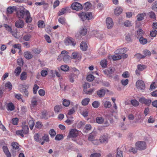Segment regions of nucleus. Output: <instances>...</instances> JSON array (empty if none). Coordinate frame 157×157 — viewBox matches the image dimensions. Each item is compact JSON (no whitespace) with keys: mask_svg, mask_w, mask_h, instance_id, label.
<instances>
[{"mask_svg":"<svg viewBox=\"0 0 157 157\" xmlns=\"http://www.w3.org/2000/svg\"><path fill=\"white\" fill-rule=\"evenodd\" d=\"M138 39H139L140 43L143 45L145 44L147 42V39L143 37H141Z\"/></svg>","mask_w":157,"mask_h":157,"instance_id":"31","label":"nucleus"},{"mask_svg":"<svg viewBox=\"0 0 157 157\" xmlns=\"http://www.w3.org/2000/svg\"><path fill=\"white\" fill-rule=\"evenodd\" d=\"M106 24L107 28L109 29L112 28L113 25V20L110 17H107L106 18Z\"/></svg>","mask_w":157,"mask_h":157,"instance_id":"13","label":"nucleus"},{"mask_svg":"<svg viewBox=\"0 0 157 157\" xmlns=\"http://www.w3.org/2000/svg\"><path fill=\"white\" fill-rule=\"evenodd\" d=\"M29 86V85L21 84L19 85V87L20 91L24 95V96L26 97H27L29 95V91L28 90Z\"/></svg>","mask_w":157,"mask_h":157,"instance_id":"3","label":"nucleus"},{"mask_svg":"<svg viewBox=\"0 0 157 157\" xmlns=\"http://www.w3.org/2000/svg\"><path fill=\"white\" fill-rule=\"evenodd\" d=\"M39 88V87L36 84H35L33 89V92L34 94L36 93L37 90Z\"/></svg>","mask_w":157,"mask_h":157,"instance_id":"60","label":"nucleus"},{"mask_svg":"<svg viewBox=\"0 0 157 157\" xmlns=\"http://www.w3.org/2000/svg\"><path fill=\"white\" fill-rule=\"evenodd\" d=\"M69 135L70 137H75L78 135V132L76 129H72L70 131Z\"/></svg>","mask_w":157,"mask_h":157,"instance_id":"15","label":"nucleus"},{"mask_svg":"<svg viewBox=\"0 0 157 157\" xmlns=\"http://www.w3.org/2000/svg\"><path fill=\"white\" fill-rule=\"evenodd\" d=\"M31 37V36L30 34L25 35L23 38V39L26 41H29Z\"/></svg>","mask_w":157,"mask_h":157,"instance_id":"47","label":"nucleus"},{"mask_svg":"<svg viewBox=\"0 0 157 157\" xmlns=\"http://www.w3.org/2000/svg\"><path fill=\"white\" fill-rule=\"evenodd\" d=\"M116 55H114L113 56L112 59L113 60L115 61L119 60L122 58L121 56L118 53H116Z\"/></svg>","mask_w":157,"mask_h":157,"instance_id":"32","label":"nucleus"},{"mask_svg":"<svg viewBox=\"0 0 157 157\" xmlns=\"http://www.w3.org/2000/svg\"><path fill=\"white\" fill-rule=\"evenodd\" d=\"M135 57L138 59L140 60L141 59H144L145 58V56L140 54L138 53L135 55Z\"/></svg>","mask_w":157,"mask_h":157,"instance_id":"42","label":"nucleus"},{"mask_svg":"<svg viewBox=\"0 0 157 157\" xmlns=\"http://www.w3.org/2000/svg\"><path fill=\"white\" fill-rule=\"evenodd\" d=\"M70 103V101L67 100V99L63 100V105L65 106H68Z\"/></svg>","mask_w":157,"mask_h":157,"instance_id":"44","label":"nucleus"},{"mask_svg":"<svg viewBox=\"0 0 157 157\" xmlns=\"http://www.w3.org/2000/svg\"><path fill=\"white\" fill-rule=\"evenodd\" d=\"M100 140L101 143L106 144L108 142V138L105 136H103L101 137Z\"/></svg>","mask_w":157,"mask_h":157,"instance_id":"29","label":"nucleus"},{"mask_svg":"<svg viewBox=\"0 0 157 157\" xmlns=\"http://www.w3.org/2000/svg\"><path fill=\"white\" fill-rule=\"evenodd\" d=\"M71 8L73 10L77 11L80 10L83 8L82 5L77 2L73 3L71 6Z\"/></svg>","mask_w":157,"mask_h":157,"instance_id":"6","label":"nucleus"},{"mask_svg":"<svg viewBox=\"0 0 157 157\" xmlns=\"http://www.w3.org/2000/svg\"><path fill=\"white\" fill-rule=\"evenodd\" d=\"M66 10V8H63L59 12L58 15L59 16H60L63 15L65 13Z\"/></svg>","mask_w":157,"mask_h":157,"instance_id":"58","label":"nucleus"},{"mask_svg":"<svg viewBox=\"0 0 157 157\" xmlns=\"http://www.w3.org/2000/svg\"><path fill=\"white\" fill-rule=\"evenodd\" d=\"M81 56L79 53L77 52H74L72 53L71 58L75 59L80 58Z\"/></svg>","mask_w":157,"mask_h":157,"instance_id":"22","label":"nucleus"},{"mask_svg":"<svg viewBox=\"0 0 157 157\" xmlns=\"http://www.w3.org/2000/svg\"><path fill=\"white\" fill-rule=\"evenodd\" d=\"M38 26L39 28H43L44 27L45 25L44 22L42 20H40L38 22Z\"/></svg>","mask_w":157,"mask_h":157,"instance_id":"49","label":"nucleus"},{"mask_svg":"<svg viewBox=\"0 0 157 157\" xmlns=\"http://www.w3.org/2000/svg\"><path fill=\"white\" fill-rule=\"evenodd\" d=\"M143 53L145 56V57L146 56H149L151 55V52L148 50H145L143 51Z\"/></svg>","mask_w":157,"mask_h":157,"instance_id":"51","label":"nucleus"},{"mask_svg":"<svg viewBox=\"0 0 157 157\" xmlns=\"http://www.w3.org/2000/svg\"><path fill=\"white\" fill-rule=\"evenodd\" d=\"M94 133L93 132L90 133L89 136L88 140L89 141H93L94 139Z\"/></svg>","mask_w":157,"mask_h":157,"instance_id":"50","label":"nucleus"},{"mask_svg":"<svg viewBox=\"0 0 157 157\" xmlns=\"http://www.w3.org/2000/svg\"><path fill=\"white\" fill-rule=\"evenodd\" d=\"M24 55L25 58L27 59H30L33 57V55L31 53L28 51L25 52Z\"/></svg>","mask_w":157,"mask_h":157,"instance_id":"20","label":"nucleus"},{"mask_svg":"<svg viewBox=\"0 0 157 157\" xmlns=\"http://www.w3.org/2000/svg\"><path fill=\"white\" fill-rule=\"evenodd\" d=\"M91 126L90 124H86L84 127V129H85V132L90 130L91 129Z\"/></svg>","mask_w":157,"mask_h":157,"instance_id":"61","label":"nucleus"},{"mask_svg":"<svg viewBox=\"0 0 157 157\" xmlns=\"http://www.w3.org/2000/svg\"><path fill=\"white\" fill-rule=\"evenodd\" d=\"M103 104L104 107L106 108H109L111 107L112 106L110 102L109 101H106L104 102Z\"/></svg>","mask_w":157,"mask_h":157,"instance_id":"35","label":"nucleus"},{"mask_svg":"<svg viewBox=\"0 0 157 157\" xmlns=\"http://www.w3.org/2000/svg\"><path fill=\"white\" fill-rule=\"evenodd\" d=\"M49 134L51 137L54 136L56 134V132L53 129H51L49 132Z\"/></svg>","mask_w":157,"mask_h":157,"instance_id":"55","label":"nucleus"},{"mask_svg":"<svg viewBox=\"0 0 157 157\" xmlns=\"http://www.w3.org/2000/svg\"><path fill=\"white\" fill-rule=\"evenodd\" d=\"M136 86L137 89L141 90H144L145 88L144 82L141 80L137 81L136 83Z\"/></svg>","mask_w":157,"mask_h":157,"instance_id":"8","label":"nucleus"},{"mask_svg":"<svg viewBox=\"0 0 157 157\" xmlns=\"http://www.w3.org/2000/svg\"><path fill=\"white\" fill-rule=\"evenodd\" d=\"M104 121L103 118L101 117H98L96 118V121L97 123L98 124L102 123Z\"/></svg>","mask_w":157,"mask_h":157,"instance_id":"54","label":"nucleus"},{"mask_svg":"<svg viewBox=\"0 0 157 157\" xmlns=\"http://www.w3.org/2000/svg\"><path fill=\"white\" fill-rule=\"evenodd\" d=\"M101 155V154L99 153H95L91 154L90 157H100Z\"/></svg>","mask_w":157,"mask_h":157,"instance_id":"63","label":"nucleus"},{"mask_svg":"<svg viewBox=\"0 0 157 157\" xmlns=\"http://www.w3.org/2000/svg\"><path fill=\"white\" fill-rule=\"evenodd\" d=\"M105 93V90L104 89H101L97 91V94L100 98L104 97Z\"/></svg>","mask_w":157,"mask_h":157,"instance_id":"16","label":"nucleus"},{"mask_svg":"<svg viewBox=\"0 0 157 157\" xmlns=\"http://www.w3.org/2000/svg\"><path fill=\"white\" fill-rule=\"evenodd\" d=\"M125 40L128 42H132V40L131 38V35L129 34H128L125 36Z\"/></svg>","mask_w":157,"mask_h":157,"instance_id":"56","label":"nucleus"},{"mask_svg":"<svg viewBox=\"0 0 157 157\" xmlns=\"http://www.w3.org/2000/svg\"><path fill=\"white\" fill-rule=\"evenodd\" d=\"M90 101L89 98H86L82 100V104L83 105L86 106L87 105Z\"/></svg>","mask_w":157,"mask_h":157,"instance_id":"30","label":"nucleus"},{"mask_svg":"<svg viewBox=\"0 0 157 157\" xmlns=\"http://www.w3.org/2000/svg\"><path fill=\"white\" fill-rule=\"evenodd\" d=\"M21 72V68L20 67H17L15 70L14 73L16 76H18Z\"/></svg>","mask_w":157,"mask_h":157,"instance_id":"34","label":"nucleus"},{"mask_svg":"<svg viewBox=\"0 0 157 157\" xmlns=\"http://www.w3.org/2000/svg\"><path fill=\"white\" fill-rule=\"evenodd\" d=\"M121 84L123 86H126L128 82V79H122L121 81Z\"/></svg>","mask_w":157,"mask_h":157,"instance_id":"62","label":"nucleus"},{"mask_svg":"<svg viewBox=\"0 0 157 157\" xmlns=\"http://www.w3.org/2000/svg\"><path fill=\"white\" fill-rule=\"evenodd\" d=\"M152 9L154 11H157V1H155L153 3Z\"/></svg>","mask_w":157,"mask_h":157,"instance_id":"64","label":"nucleus"},{"mask_svg":"<svg viewBox=\"0 0 157 157\" xmlns=\"http://www.w3.org/2000/svg\"><path fill=\"white\" fill-rule=\"evenodd\" d=\"M30 117L31 120L29 121V125L30 129L32 130L34 126L35 123L33 118L31 116H30Z\"/></svg>","mask_w":157,"mask_h":157,"instance_id":"21","label":"nucleus"},{"mask_svg":"<svg viewBox=\"0 0 157 157\" xmlns=\"http://www.w3.org/2000/svg\"><path fill=\"white\" fill-rule=\"evenodd\" d=\"M91 34L100 39H102L104 37V35L103 34L100 33L99 31L96 30L92 31Z\"/></svg>","mask_w":157,"mask_h":157,"instance_id":"9","label":"nucleus"},{"mask_svg":"<svg viewBox=\"0 0 157 157\" xmlns=\"http://www.w3.org/2000/svg\"><path fill=\"white\" fill-rule=\"evenodd\" d=\"M12 146L13 147V149L12 150L13 153V156H15L16 155V153H15L14 152H16L15 150H17V152L18 153L19 150H18L19 148V146L18 143L17 142H13L12 143Z\"/></svg>","mask_w":157,"mask_h":157,"instance_id":"10","label":"nucleus"},{"mask_svg":"<svg viewBox=\"0 0 157 157\" xmlns=\"http://www.w3.org/2000/svg\"><path fill=\"white\" fill-rule=\"evenodd\" d=\"M146 14L145 13L138 14L137 16V20L139 21L142 20L144 19V16Z\"/></svg>","mask_w":157,"mask_h":157,"instance_id":"27","label":"nucleus"},{"mask_svg":"<svg viewBox=\"0 0 157 157\" xmlns=\"http://www.w3.org/2000/svg\"><path fill=\"white\" fill-rule=\"evenodd\" d=\"M60 68L61 70L64 71H66L69 69V67L67 65H62Z\"/></svg>","mask_w":157,"mask_h":157,"instance_id":"48","label":"nucleus"},{"mask_svg":"<svg viewBox=\"0 0 157 157\" xmlns=\"http://www.w3.org/2000/svg\"><path fill=\"white\" fill-rule=\"evenodd\" d=\"M63 59L64 62L66 63H67L70 62V57L67 55H65L63 56Z\"/></svg>","mask_w":157,"mask_h":157,"instance_id":"28","label":"nucleus"},{"mask_svg":"<svg viewBox=\"0 0 157 157\" xmlns=\"http://www.w3.org/2000/svg\"><path fill=\"white\" fill-rule=\"evenodd\" d=\"M92 106L95 108H98L100 105V103L98 101H94L92 104Z\"/></svg>","mask_w":157,"mask_h":157,"instance_id":"52","label":"nucleus"},{"mask_svg":"<svg viewBox=\"0 0 157 157\" xmlns=\"http://www.w3.org/2000/svg\"><path fill=\"white\" fill-rule=\"evenodd\" d=\"M87 32V30L86 27L84 26L82 27V28L79 31V33L81 35L84 36L86 35Z\"/></svg>","mask_w":157,"mask_h":157,"instance_id":"26","label":"nucleus"},{"mask_svg":"<svg viewBox=\"0 0 157 157\" xmlns=\"http://www.w3.org/2000/svg\"><path fill=\"white\" fill-rule=\"evenodd\" d=\"M21 130L24 134H27L29 133V128L28 125L23 126Z\"/></svg>","mask_w":157,"mask_h":157,"instance_id":"25","label":"nucleus"},{"mask_svg":"<svg viewBox=\"0 0 157 157\" xmlns=\"http://www.w3.org/2000/svg\"><path fill=\"white\" fill-rule=\"evenodd\" d=\"M7 107L8 110L12 111L14 109V105L12 103H10L8 104Z\"/></svg>","mask_w":157,"mask_h":157,"instance_id":"37","label":"nucleus"},{"mask_svg":"<svg viewBox=\"0 0 157 157\" xmlns=\"http://www.w3.org/2000/svg\"><path fill=\"white\" fill-rule=\"evenodd\" d=\"M157 34V31L155 30H152L150 33V35L152 37H155Z\"/></svg>","mask_w":157,"mask_h":157,"instance_id":"53","label":"nucleus"},{"mask_svg":"<svg viewBox=\"0 0 157 157\" xmlns=\"http://www.w3.org/2000/svg\"><path fill=\"white\" fill-rule=\"evenodd\" d=\"M122 9L120 7H117L115 9L114 13L117 16H118L122 12Z\"/></svg>","mask_w":157,"mask_h":157,"instance_id":"23","label":"nucleus"},{"mask_svg":"<svg viewBox=\"0 0 157 157\" xmlns=\"http://www.w3.org/2000/svg\"><path fill=\"white\" fill-rule=\"evenodd\" d=\"M136 149L139 150H143L146 149V144L145 142L143 141L138 142L136 144Z\"/></svg>","mask_w":157,"mask_h":157,"instance_id":"5","label":"nucleus"},{"mask_svg":"<svg viewBox=\"0 0 157 157\" xmlns=\"http://www.w3.org/2000/svg\"><path fill=\"white\" fill-rule=\"evenodd\" d=\"M131 103L134 106H137L139 105V102L135 99L131 100Z\"/></svg>","mask_w":157,"mask_h":157,"instance_id":"40","label":"nucleus"},{"mask_svg":"<svg viewBox=\"0 0 157 157\" xmlns=\"http://www.w3.org/2000/svg\"><path fill=\"white\" fill-rule=\"evenodd\" d=\"M67 45H72L75 46L76 44V42L74 39L71 37L68 38L65 42Z\"/></svg>","mask_w":157,"mask_h":157,"instance_id":"11","label":"nucleus"},{"mask_svg":"<svg viewBox=\"0 0 157 157\" xmlns=\"http://www.w3.org/2000/svg\"><path fill=\"white\" fill-rule=\"evenodd\" d=\"M146 67V66L144 65L139 64L137 66V69L140 71H143Z\"/></svg>","mask_w":157,"mask_h":157,"instance_id":"46","label":"nucleus"},{"mask_svg":"<svg viewBox=\"0 0 157 157\" xmlns=\"http://www.w3.org/2000/svg\"><path fill=\"white\" fill-rule=\"evenodd\" d=\"M74 73H72L69 76V78L70 82L73 83L74 82V79L77 78L78 75L79 74V71L75 68L74 69Z\"/></svg>","mask_w":157,"mask_h":157,"instance_id":"4","label":"nucleus"},{"mask_svg":"<svg viewBox=\"0 0 157 157\" xmlns=\"http://www.w3.org/2000/svg\"><path fill=\"white\" fill-rule=\"evenodd\" d=\"M62 106L61 105H56L54 108L55 111L56 113H58L61 111Z\"/></svg>","mask_w":157,"mask_h":157,"instance_id":"45","label":"nucleus"},{"mask_svg":"<svg viewBox=\"0 0 157 157\" xmlns=\"http://www.w3.org/2000/svg\"><path fill=\"white\" fill-rule=\"evenodd\" d=\"M80 48L83 51H86L87 48V45L86 42H82L80 44Z\"/></svg>","mask_w":157,"mask_h":157,"instance_id":"24","label":"nucleus"},{"mask_svg":"<svg viewBox=\"0 0 157 157\" xmlns=\"http://www.w3.org/2000/svg\"><path fill=\"white\" fill-rule=\"evenodd\" d=\"M24 17L25 18V21L27 23H29L32 21V18L30 17V13L29 11L27 12V14Z\"/></svg>","mask_w":157,"mask_h":157,"instance_id":"19","label":"nucleus"},{"mask_svg":"<svg viewBox=\"0 0 157 157\" xmlns=\"http://www.w3.org/2000/svg\"><path fill=\"white\" fill-rule=\"evenodd\" d=\"M144 33V31L141 29H139L137 31L136 33L135 34V36L137 39H139L141 37H143L142 36Z\"/></svg>","mask_w":157,"mask_h":157,"instance_id":"17","label":"nucleus"},{"mask_svg":"<svg viewBox=\"0 0 157 157\" xmlns=\"http://www.w3.org/2000/svg\"><path fill=\"white\" fill-rule=\"evenodd\" d=\"M125 49V48H124L117 49L115 51V53L120 54L122 58L124 59L126 58L128 55L124 52Z\"/></svg>","mask_w":157,"mask_h":157,"instance_id":"12","label":"nucleus"},{"mask_svg":"<svg viewBox=\"0 0 157 157\" xmlns=\"http://www.w3.org/2000/svg\"><path fill=\"white\" fill-rule=\"evenodd\" d=\"M24 25V23L23 21L19 20L16 21L15 23V26L19 28H22Z\"/></svg>","mask_w":157,"mask_h":157,"instance_id":"14","label":"nucleus"},{"mask_svg":"<svg viewBox=\"0 0 157 157\" xmlns=\"http://www.w3.org/2000/svg\"><path fill=\"white\" fill-rule=\"evenodd\" d=\"M27 74L25 72H22L21 75L20 79L22 80H25L27 78Z\"/></svg>","mask_w":157,"mask_h":157,"instance_id":"38","label":"nucleus"},{"mask_svg":"<svg viewBox=\"0 0 157 157\" xmlns=\"http://www.w3.org/2000/svg\"><path fill=\"white\" fill-rule=\"evenodd\" d=\"M42 139L44 141L48 142L49 141V137L48 135L44 134L42 137Z\"/></svg>","mask_w":157,"mask_h":157,"instance_id":"39","label":"nucleus"},{"mask_svg":"<svg viewBox=\"0 0 157 157\" xmlns=\"http://www.w3.org/2000/svg\"><path fill=\"white\" fill-rule=\"evenodd\" d=\"M94 77L93 75L90 74L87 76L86 79L89 82H91L94 80Z\"/></svg>","mask_w":157,"mask_h":157,"instance_id":"41","label":"nucleus"},{"mask_svg":"<svg viewBox=\"0 0 157 157\" xmlns=\"http://www.w3.org/2000/svg\"><path fill=\"white\" fill-rule=\"evenodd\" d=\"M35 127L38 128H40L42 126L41 122L39 121L37 122L36 123Z\"/></svg>","mask_w":157,"mask_h":157,"instance_id":"59","label":"nucleus"},{"mask_svg":"<svg viewBox=\"0 0 157 157\" xmlns=\"http://www.w3.org/2000/svg\"><path fill=\"white\" fill-rule=\"evenodd\" d=\"M100 65L103 68H105L107 65V62L105 59L102 60L100 62Z\"/></svg>","mask_w":157,"mask_h":157,"instance_id":"36","label":"nucleus"},{"mask_svg":"<svg viewBox=\"0 0 157 157\" xmlns=\"http://www.w3.org/2000/svg\"><path fill=\"white\" fill-rule=\"evenodd\" d=\"M91 6V3L88 2L85 3L84 5V10H89Z\"/></svg>","mask_w":157,"mask_h":157,"instance_id":"33","label":"nucleus"},{"mask_svg":"<svg viewBox=\"0 0 157 157\" xmlns=\"http://www.w3.org/2000/svg\"><path fill=\"white\" fill-rule=\"evenodd\" d=\"M17 7L16 6H13L12 7L9 6L7 9V13L9 14H12L13 12L17 10Z\"/></svg>","mask_w":157,"mask_h":157,"instance_id":"18","label":"nucleus"},{"mask_svg":"<svg viewBox=\"0 0 157 157\" xmlns=\"http://www.w3.org/2000/svg\"><path fill=\"white\" fill-rule=\"evenodd\" d=\"M63 136L61 134H58L57 135L55 138V140H60L63 138Z\"/></svg>","mask_w":157,"mask_h":157,"instance_id":"57","label":"nucleus"},{"mask_svg":"<svg viewBox=\"0 0 157 157\" xmlns=\"http://www.w3.org/2000/svg\"><path fill=\"white\" fill-rule=\"evenodd\" d=\"M27 11H29L25 10L22 6L17 8L16 11L17 16L20 19L23 18L27 14Z\"/></svg>","mask_w":157,"mask_h":157,"instance_id":"1","label":"nucleus"},{"mask_svg":"<svg viewBox=\"0 0 157 157\" xmlns=\"http://www.w3.org/2000/svg\"><path fill=\"white\" fill-rule=\"evenodd\" d=\"M78 15L82 21H85L86 19L89 20L92 18V13L91 12L86 13L82 12L79 13Z\"/></svg>","mask_w":157,"mask_h":157,"instance_id":"2","label":"nucleus"},{"mask_svg":"<svg viewBox=\"0 0 157 157\" xmlns=\"http://www.w3.org/2000/svg\"><path fill=\"white\" fill-rule=\"evenodd\" d=\"M139 101L141 103L144 104L147 106H149L151 102V101L150 99H146L144 97L140 98Z\"/></svg>","mask_w":157,"mask_h":157,"instance_id":"7","label":"nucleus"},{"mask_svg":"<svg viewBox=\"0 0 157 157\" xmlns=\"http://www.w3.org/2000/svg\"><path fill=\"white\" fill-rule=\"evenodd\" d=\"M37 102V101L36 98L35 97L33 98L31 100V104L34 107L36 106Z\"/></svg>","mask_w":157,"mask_h":157,"instance_id":"43","label":"nucleus"}]
</instances>
